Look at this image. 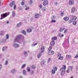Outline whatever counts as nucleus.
I'll return each mask as SVG.
<instances>
[{
    "label": "nucleus",
    "instance_id": "1",
    "mask_svg": "<svg viewBox=\"0 0 78 78\" xmlns=\"http://www.w3.org/2000/svg\"><path fill=\"white\" fill-rule=\"evenodd\" d=\"M22 37H23V36L21 35L17 36L15 39L14 42H19V40H20L21 38H22Z\"/></svg>",
    "mask_w": 78,
    "mask_h": 78
},
{
    "label": "nucleus",
    "instance_id": "2",
    "mask_svg": "<svg viewBox=\"0 0 78 78\" xmlns=\"http://www.w3.org/2000/svg\"><path fill=\"white\" fill-rule=\"evenodd\" d=\"M63 69V66L60 69V71H62L61 72V75H64L66 73V66H64Z\"/></svg>",
    "mask_w": 78,
    "mask_h": 78
},
{
    "label": "nucleus",
    "instance_id": "3",
    "mask_svg": "<svg viewBox=\"0 0 78 78\" xmlns=\"http://www.w3.org/2000/svg\"><path fill=\"white\" fill-rule=\"evenodd\" d=\"M52 49V47L51 46H50L48 50V55H52L54 54L55 53L53 51H51Z\"/></svg>",
    "mask_w": 78,
    "mask_h": 78
},
{
    "label": "nucleus",
    "instance_id": "4",
    "mask_svg": "<svg viewBox=\"0 0 78 78\" xmlns=\"http://www.w3.org/2000/svg\"><path fill=\"white\" fill-rule=\"evenodd\" d=\"M9 6L11 8H12V6H14L13 7L14 9H16V5H15V2L14 1H12V3L9 4Z\"/></svg>",
    "mask_w": 78,
    "mask_h": 78
},
{
    "label": "nucleus",
    "instance_id": "5",
    "mask_svg": "<svg viewBox=\"0 0 78 78\" xmlns=\"http://www.w3.org/2000/svg\"><path fill=\"white\" fill-rule=\"evenodd\" d=\"M9 14V12L8 13H6L5 14H2L1 15V17H2L3 18H5V17H7V16H8Z\"/></svg>",
    "mask_w": 78,
    "mask_h": 78
},
{
    "label": "nucleus",
    "instance_id": "6",
    "mask_svg": "<svg viewBox=\"0 0 78 78\" xmlns=\"http://www.w3.org/2000/svg\"><path fill=\"white\" fill-rule=\"evenodd\" d=\"M72 69H73V67L69 66L68 70L66 71V72L67 73H69L70 72L72 71Z\"/></svg>",
    "mask_w": 78,
    "mask_h": 78
},
{
    "label": "nucleus",
    "instance_id": "7",
    "mask_svg": "<svg viewBox=\"0 0 78 78\" xmlns=\"http://www.w3.org/2000/svg\"><path fill=\"white\" fill-rule=\"evenodd\" d=\"M12 46L13 47H14V48H17V47H19V45L16 43H13L12 44Z\"/></svg>",
    "mask_w": 78,
    "mask_h": 78
},
{
    "label": "nucleus",
    "instance_id": "8",
    "mask_svg": "<svg viewBox=\"0 0 78 78\" xmlns=\"http://www.w3.org/2000/svg\"><path fill=\"white\" fill-rule=\"evenodd\" d=\"M48 3V1L47 0H45L44 2H43V5L44 6H46L47 5Z\"/></svg>",
    "mask_w": 78,
    "mask_h": 78
},
{
    "label": "nucleus",
    "instance_id": "9",
    "mask_svg": "<svg viewBox=\"0 0 78 78\" xmlns=\"http://www.w3.org/2000/svg\"><path fill=\"white\" fill-rule=\"evenodd\" d=\"M45 62V61L44 60H43L41 61L40 63V64L41 65V66H43V65L44 64Z\"/></svg>",
    "mask_w": 78,
    "mask_h": 78
},
{
    "label": "nucleus",
    "instance_id": "10",
    "mask_svg": "<svg viewBox=\"0 0 78 78\" xmlns=\"http://www.w3.org/2000/svg\"><path fill=\"white\" fill-rule=\"evenodd\" d=\"M50 45L52 46L54 45L55 44V41H54L52 40L50 42Z\"/></svg>",
    "mask_w": 78,
    "mask_h": 78
},
{
    "label": "nucleus",
    "instance_id": "11",
    "mask_svg": "<svg viewBox=\"0 0 78 78\" xmlns=\"http://www.w3.org/2000/svg\"><path fill=\"white\" fill-rule=\"evenodd\" d=\"M16 72L17 70L15 69H12L11 71V72L12 73H16Z\"/></svg>",
    "mask_w": 78,
    "mask_h": 78
},
{
    "label": "nucleus",
    "instance_id": "12",
    "mask_svg": "<svg viewBox=\"0 0 78 78\" xmlns=\"http://www.w3.org/2000/svg\"><path fill=\"white\" fill-rule=\"evenodd\" d=\"M69 3L71 5H72L74 3V1H73V0H69Z\"/></svg>",
    "mask_w": 78,
    "mask_h": 78
},
{
    "label": "nucleus",
    "instance_id": "13",
    "mask_svg": "<svg viewBox=\"0 0 78 78\" xmlns=\"http://www.w3.org/2000/svg\"><path fill=\"white\" fill-rule=\"evenodd\" d=\"M45 50V47H42L41 49V53H44V51Z\"/></svg>",
    "mask_w": 78,
    "mask_h": 78
},
{
    "label": "nucleus",
    "instance_id": "14",
    "mask_svg": "<svg viewBox=\"0 0 78 78\" xmlns=\"http://www.w3.org/2000/svg\"><path fill=\"white\" fill-rule=\"evenodd\" d=\"M72 13H73L75 12V7H73L72 8L71 10Z\"/></svg>",
    "mask_w": 78,
    "mask_h": 78
},
{
    "label": "nucleus",
    "instance_id": "15",
    "mask_svg": "<svg viewBox=\"0 0 78 78\" xmlns=\"http://www.w3.org/2000/svg\"><path fill=\"white\" fill-rule=\"evenodd\" d=\"M35 17L36 18V19L39 18V15L37 13L35 14Z\"/></svg>",
    "mask_w": 78,
    "mask_h": 78
},
{
    "label": "nucleus",
    "instance_id": "16",
    "mask_svg": "<svg viewBox=\"0 0 78 78\" xmlns=\"http://www.w3.org/2000/svg\"><path fill=\"white\" fill-rule=\"evenodd\" d=\"M41 55H42V53H39L37 56V58H40L41 56Z\"/></svg>",
    "mask_w": 78,
    "mask_h": 78
},
{
    "label": "nucleus",
    "instance_id": "17",
    "mask_svg": "<svg viewBox=\"0 0 78 78\" xmlns=\"http://www.w3.org/2000/svg\"><path fill=\"white\" fill-rule=\"evenodd\" d=\"M7 48H8V47H4L2 48V51H4L5 50H6Z\"/></svg>",
    "mask_w": 78,
    "mask_h": 78
},
{
    "label": "nucleus",
    "instance_id": "18",
    "mask_svg": "<svg viewBox=\"0 0 78 78\" xmlns=\"http://www.w3.org/2000/svg\"><path fill=\"white\" fill-rule=\"evenodd\" d=\"M23 53L25 56H28V54L27 53V51H24Z\"/></svg>",
    "mask_w": 78,
    "mask_h": 78
},
{
    "label": "nucleus",
    "instance_id": "19",
    "mask_svg": "<svg viewBox=\"0 0 78 78\" xmlns=\"http://www.w3.org/2000/svg\"><path fill=\"white\" fill-rule=\"evenodd\" d=\"M63 19L64 20L67 21L69 19V18L68 17H65Z\"/></svg>",
    "mask_w": 78,
    "mask_h": 78
},
{
    "label": "nucleus",
    "instance_id": "20",
    "mask_svg": "<svg viewBox=\"0 0 78 78\" xmlns=\"http://www.w3.org/2000/svg\"><path fill=\"white\" fill-rule=\"evenodd\" d=\"M76 19H77V17L76 16H74L72 17V20H76Z\"/></svg>",
    "mask_w": 78,
    "mask_h": 78
},
{
    "label": "nucleus",
    "instance_id": "21",
    "mask_svg": "<svg viewBox=\"0 0 78 78\" xmlns=\"http://www.w3.org/2000/svg\"><path fill=\"white\" fill-rule=\"evenodd\" d=\"M71 58V56L69 55H67L66 56V58Z\"/></svg>",
    "mask_w": 78,
    "mask_h": 78
},
{
    "label": "nucleus",
    "instance_id": "22",
    "mask_svg": "<svg viewBox=\"0 0 78 78\" xmlns=\"http://www.w3.org/2000/svg\"><path fill=\"white\" fill-rule=\"evenodd\" d=\"M25 66H26V64H24L21 67V69H23V68H25Z\"/></svg>",
    "mask_w": 78,
    "mask_h": 78
},
{
    "label": "nucleus",
    "instance_id": "23",
    "mask_svg": "<svg viewBox=\"0 0 78 78\" xmlns=\"http://www.w3.org/2000/svg\"><path fill=\"white\" fill-rule=\"evenodd\" d=\"M22 33L24 35H26V32L25 30H23L22 32Z\"/></svg>",
    "mask_w": 78,
    "mask_h": 78
},
{
    "label": "nucleus",
    "instance_id": "24",
    "mask_svg": "<svg viewBox=\"0 0 78 78\" xmlns=\"http://www.w3.org/2000/svg\"><path fill=\"white\" fill-rule=\"evenodd\" d=\"M63 30H64V28L62 27L60 30V32H62V31Z\"/></svg>",
    "mask_w": 78,
    "mask_h": 78
},
{
    "label": "nucleus",
    "instance_id": "25",
    "mask_svg": "<svg viewBox=\"0 0 78 78\" xmlns=\"http://www.w3.org/2000/svg\"><path fill=\"white\" fill-rule=\"evenodd\" d=\"M27 33H30V32H31V29H29L27 30Z\"/></svg>",
    "mask_w": 78,
    "mask_h": 78
},
{
    "label": "nucleus",
    "instance_id": "26",
    "mask_svg": "<svg viewBox=\"0 0 78 78\" xmlns=\"http://www.w3.org/2000/svg\"><path fill=\"white\" fill-rule=\"evenodd\" d=\"M57 39H58V38H57V37H52V40H56Z\"/></svg>",
    "mask_w": 78,
    "mask_h": 78
},
{
    "label": "nucleus",
    "instance_id": "27",
    "mask_svg": "<svg viewBox=\"0 0 78 78\" xmlns=\"http://www.w3.org/2000/svg\"><path fill=\"white\" fill-rule=\"evenodd\" d=\"M21 23H18V24H17V27H20V25H21Z\"/></svg>",
    "mask_w": 78,
    "mask_h": 78
},
{
    "label": "nucleus",
    "instance_id": "28",
    "mask_svg": "<svg viewBox=\"0 0 78 78\" xmlns=\"http://www.w3.org/2000/svg\"><path fill=\"white\" fill-rule=\"evenodd\" d=\"M12 17H14L15 16V12H12Z\"/></svg>",
    "mask_w": 78,
    "mask_h": 78
},
{
    "label": "nucleus",
    "instance_id": "29",
    "mask_svg": "<svg viewBox=\"0 0 78 78\" xmlns=\"http://www.w3.org/2000/svg\"><path fill=\"white\" fill-rule=\"evenodd\" d=\"M23 75H26V71L25 70H23Z\"/></svg>",
    "mask_w": 78,
    "mask_h": 78
},
{
    "label": "nucleus",
    "instance_id": "30",
    "mask_svg": "<svg viewBox=\"0 0 78 78\" xmlns=\"http://www.w3.org/2000/svg\"><path fill=\"white\" fill-rule=\"evenodd\" d=\"M73 24L74 25H76V21H74L73 22Z\"/></svg>",
    "mask_w": 78,
    "mask_h": 78
},
{
    "label": "nucleus",
    "instance_id": "31",
    "mask_svg": "<svg viewBox=\"0 0 78 78\" xmlns=\"http://www.w3.org/2000/svg\"><path fill=\"white\" fill-rule=\"evenodd\" d=\"M64 12H61V16H64Z\"/></svg>",
    "mask_w": 78,
    "mask_h": 78
},
{
    "label": "nucleus",
    "instance_id": "32",
    "mask_svg": "<svg viewBox=\"0 0 78 78\" xmlns=\"http://www.w3.org/2000/svg\"><path fill=\"white\" fill-rule=\"evenodd\" d=\"M37 43H35V44H32V47H34V46H35V45H37Z\"/></svg>",
    "mask_w": 78,
    "mask_h": 78
},
{
    "label": "nucleus",
    "instance_id": "33",
    "mask_svg": "<svg viewBox=\"0 0 78 78\" xmlns=\"http://www.w3.org/2000/svg\"><path fill=\"white\" fill-rule=\"evenodd\" d=\"M58 59H61V60H62L63 59V56L59 57L58 58Z\"/></svg>",
    "mask_w": 78,
    "mask_h": 78
},
{
    "label": "nucleus",
    "instance_id": "34",
    "mask_svg": "<svg viewBox=\"0 0 78 78\" xmlns=\"http://www.w3.org/2000/svg\"><path fill=\"white\" fill-rule=\"evenodd\" d=\"M53 69L55 71H56L58 70V68L55 67H53Z\"/></svg>",
    "mask_w": 78,
    "mask_h": 78
},
{
    "label": "nucleus",
    "instance_id": "35",
    "mask_svg": "<svg viewBox=\"0 0 78 78\" xmlns=\"http://www.w3.org/2000/svg\"><path fill=\"white\" fill-rule=\"evenodd\" d=\"M27 72H30V68L29 67L27 68Z\"/></svg>",
    "mask_w": 78,
    "mask_h": 78
},
{
    "label": "nucleus",
    "instance_id": "36",
    "mask_svg": "<svg viewBox=\"0 0 78 78\" xmlns=\"http://www.w3.org/2000/svg\"><path fill=\"white\" fill-rule=\"evenodd\" d=\"M55 19H56V16H53L52 18L51 17V19L52 20H55Z\"/></svg>",
    "mask_w": 78,
    "mask_h": 78
},
{
    "label": "nucleus",
    "instance_id": "37",
    "mask_svg": "<svg viewBox=\"0 0 78 78\" xmlns=\"http://www.w3.org/2000/svg\"><path fill=\"white\" fill-rule=\"evenodd\" d=\"M6 39H8L9 38V35H8V34H7L6 35Z\"/></svg>",
    "mask_w": 78,
    "mask_h": 78
},
{
    "label": "nucleus",
    "instance_id": "38",
    "mask_svg": "<svg viewBox=\"0 0 78 78\" xmlns=\"http://www.w3.org/2000/svg\"><path fill=\"white\" fill-rule=\"evenodd\" d=\"M55 71L54 70H52V74H55Z\"/></svg>",
    "mask_w": 78,
    "mask_h": 78
},
{
    "label": "nucleus",
    "instance_id": "39",
    "mask_svg": "<svg viewBox=\"0 0 78 78\" xmlns=\"http://www.w3.org/2000/svg\"><path fill=\"white\" fill-rule=\"evenodd\" d=\"M32 3H33V1H32V0H30L29 1V4L30 5H31Z\"/></svg>",
    "mask_w": 78,
    "mask_h": 78
},
{
    "label": "nucleus",
    "instance_id": "40",
    "mask_svg": "<svg viewBox=\"0 0 78 78\" xmlns=\"http://www.w3.org/2000/svg\"><path fill=\"white\" fill-rule=\"evenodd\" d=\"M21 4V5H24V1H22Z\"/></svg>",
    "mask_w": 78,
    "mask_h": 78
},
{
    "label": "nucleus",
    "instance_id": "41",
    "mask_svg": "<svg viewBox=\"0 0 78 78\" xmlns=\"http://www.w3.org/2000/svg\"><path fill=\"white\" fill-rule=\"evenodd\" d=\"M67 31H68V29H66L64 30V33H66Z\"/></svg>",
    "mask_w": 78,
    "mask_h": 78
},
{
    "label": "nucleus",
    "instance_id": "42",
    "mask_svg": "<svg viewBox=\"0 0 78 78\" xmlns=\"http://www.w3.org/2000/svg\"><path fill=\"white\" fill-rule=\"evenodd\" d=\"M52 20L51 21V22H52L53 23H55L56 22V20Z\"/></svg>",
    "mask_w": 78,
    "mask_h": 78
},
{
    "label": "nucleus",
    "instance_id": "43",
    "mask_svg": "<svg viewBox=\"0 0 78 78\" xmlns=\"http://www.w3.org/2000/svg\"><path fill=\"white\" fill-rule=\"evenodd\" d=\"M72 21H73V20H72V19H71V20H70L69 21V23H72Z\"/></svg>",
    "mask_w": 78,
    "mask_h": 78
},
{
    "label": "nucleus",
    "instance_id": "44",
    "mask_svg": "<svg viewBox=\"0 0 78 78\" xmlns=\"http://www.w3.org/2000/svg\"><path fill=\"white\" fill-rule=\"evenodd\" d=\"M2 42H6V40L2 39Z\"/></svg>",
    "mask_w": 78,
    "mask_h": 78
},
{
    "label": "nucleus",
    "instance_id": "45",
    "mask_svg": "<svg viewBox=\"0 0 78 78\" xmlns=\"http://www.w3.org/2000/svg\"><path fill=\"white\" fill-rule=\"evenodd\" d=\"M58 56L59 57L61 56V54H60V53H58Z\"/></svg>",
    "mask_w": 78,
    "mask_h": 78
},
{
    "label": "nucleus",
    "instance_id": "46",
    "mask_svg": "<svg viewBox=\"0 0 78 78\" xmlns=\"http://www.w3.org/2000/svg\"><path fill=\"white\" fill-rule=\"evenodd\" d=\"M42 10H43L44 11H45L46 10V8L43 7V9H42Z\"/></svg>",
    "mask_w": 78,
    "mask_h": 78
},
{
    "label": "nucleus",
    "instance_id": "47",
    "mask_svg": "<svg viewBox=\"0 0 78 78\" xmlns=\"http://www.w3.org/2000/svg\"><path fill=\"white\" fill-rule=\"evenodd\" d=\"M32 69H35L36 68V66H32Z\"/></svg>",
    "mask_w": 78,
    "mask_h": 78
},
{
    "label": "nucleus",
    "instance_id": "48",
    "mask_svg": "<svg viewBox=\"0 0 78 78\" xmlns=\"http://www.w3.org/2000/svg\"><path fill=\"white\" fill-rule=\"evenodd\" d=\"M3 34L2 32H0V36H3Z\"/></svg>",
    "mask_w": 78,
    "mask_h": 78
},
{
    "label": "nucleus",
    "instance_id": "49",
    "mask_svg": "<svg viewBox=\"0 0 78 78\" xmlns=\"http://www.w3.org/2000/svg\"><path fill=\"white\" fill-rule=\"evenodd\" d=\"M29 9V7L27 6L26 7V8L25 9V10H28V9Z\"/></svg>",
    "mask_w": 78,
    "mask_h": 78
},
{
    "label": "nucleus",
    "instance_id": "50",
    "mask_svg": "<svg viewBox=\"0 0 78 78\" xmlns=\"http://www.w3.org/2000/svg\"><path fill=\"white\" fill-rule=\"evenodd\" d=\"M51 59V58H49V59H48V63L50 62V61Z\"/></svg>",
    "mask_w": 78,
    "mask_h": 78
},
{
    "label": "nucleus",
    "instance_id": "51",
    "mask_svg": "<svg viewBox=\"0 0 78 78\" xmlns=\"http://www.w3.org/2000/svg\"><path fill=\"white\" fill-rule=\"evenodd\" d=\"M2 65L1 64H0V70L2 69Z\"/></svg>",
    "mask_w": 78,
    "mask_h": 78
},
{
    "label": "nucleus",
    "instance_id": "52",
    "mask_svg": "<svg viewBox=\"0 0 78 78\" xmlns=\"http://www.w3.org/2000/svg\"><path fill=\"white\" fill-rule=\"evenodd\" d=\"M7 64H8V61H6L5 62V65H7Z\"/></svg>",
    "mask_w": 78,
    "mask_h": 78
},
{
    "label": "nucleus",
    "instance_id": "53",
    "mask_svg": "<svg viewBox=\"0 0 78 78\" xmlns=\"http://www.w3.org/2000/svg\"><path fill=\"white\" fill-rule=\"evenodd\" d=\"M39 7L40 8H42V5H40Z\"/></svg>",
    "mask_w": 78,
    "mask_h": 78
},
{
    "label": "nucleus",
    "instance_id": "54",
    "mask_svg": "<svg viewBox=\"0 0 78 78\" xmlns=\"http://www.w3.org/2000/svg\"><path fill=\"white\" fill-rule=\"evenodd\" d=\"M55 5H58V2H55Z\"/></svg>",
    "mask_w": 78,
    "mask_h": 78
},
{
    "label": "nucleus",
    "instance_id": "55",
    "mask_svg": "<svg viewBox=\"0 0 78 78\" xmlns=\"http://www.w3.org/2000/svg\"><path fill=\"white\" fill-rule=\"evenodd\" d=\"M19 78H23L22 77V76H19Z\"/></svg>",
    "mask_w": 78,
    "mask_h": 78
},
{
    "label": "nucleus",
    "instance_id": "56",
    "mask_svg": "<svg viewBox=\"0 0 78 78\" xmlns=\"http://www.w3.org/2000/svg\"><path fill=\"white\" fill-rule=\"evenodd\" d=\"M34 73V71H32L31 72V74H33Z\"/></svg>",
    "mask_w": 78,
    "mask_h": 78
},
{
    "label": "nucleus",
    "instance_id": "57",
    "mask_svg": "<svg viewBox=\"0 0 78 78\" xmlns=\"http://www.w3.org/2000/svg\"><path fill=\"white\" fill-rule=\"evenodd\" d=\"M63 36H64V34H62V35H61V37H63Z\"/></svg>",
    "mask_w": 78,
    "mask_h": 78
},
{
    "label": "nucleus",
    "instance_id": "58",
    "mask_svg": "<svg viewBox=\"0 0 78 78\" xmlns=\"http://www.w3.org/2000/svg\"><path fill=\"white\" fill-rule=\"evenodd\" d=\"M73 44H75V41L74 40L73 41Z\"/></svg>",
    "mask_w": 78,
    "mask_h": 78
},
{
    "label": "nucleus",
    "instance_id": "59",
    "mask_svg": "<svg viewBox=\"0 0 78 78\" xmlns=\"http://www.w3.org/2000/svg\"><path fill=\"white\" fill-rule=\"evenodd\" d=\"M2 55H0V58H2Z\"/></svg>",
    "mask_w": 78,
    "mask_h": 78
},
{
    "label": "nucleus",
    "instance_id": "60",
    "mask_svg": "<svg viewBox=\"0 0 78 78\" xmlns=\"http://www.w3.org/2000/svg\"><path fill=\"white\" fill-rule=\"evenodd\" d=\"M6 23H9V21H7Z\"/></svg>",
    "mask_w": 78,
    "mask_h": 78
},
{
    "label": "nucleus",
    "instance_id": "61",
    "mask_svg": "<svg viewBox=\"0 0 78 78\" xmlns=\"http://www.w3.org/2000/svg\"><path fill=\"white\" fill-rule=\"evenodd\" d=\"M65 44L64 43H63L62 44V45H64Z\"/></svg>",
    "mask_w": 78,
    "mask_h": 78
},
{
    "label": "nucleus",
    "instance_id": "62",
    "mask_svg": "<svg viewBox=\"0 0 78 78\" xmlns=\"http://www.w3.org/2000/svg\"><path fill=\"white\" fill-rule=\"evenodd\" d=\"M68 42H69V39H68Z\"/></svg>",
    "mask_w": 78,
    "mask_h": 78
},
{
    "label": "nucleus",
    "instance_id": "63",
    "mask_svg": "<svg viewBox=\"0 0 78 78\" xmlns=\"http://www.w3.org/2000/svg\"><path fill=\"white\" fill-rule=\"evenodd\" d=\"M3 19V18H0V20H2V19Z\"/></svg>",
    "mask_w": 78,
    "mask_h": 78
},
{
    "label": "nucleus",
    "instance_id": "64",
    "mask_svg": "<svg viewBox=\"0 0 78 78\" xmlns=\"http://www.w3.org/2000/svg\"><path fill=\"white\" fill-rule=\"evenodd\" d=\"M78 70V66H77V67H76Z\"/></svg>",
    "mask_w": 78,
    "mask_h": 78
}]
</instances>
